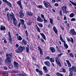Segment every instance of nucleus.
<instances>
[{
    "instance_id": "56",
    "label": "nucleus",
    "mask_w": 76,
    "mask_h": 76,
    "mask_svg": "<svg viewBox=\"0 0 76 76\" xmlns=\"http://www.w3.org/2000/svg\"><path fill=\"white\" fill-rule=\"evenodd\" d=\"M20 13H23V10H20V12H19V14Z\"/></svg>"
},
{
    "instance_id": "21",
    "label": "nucleus",
    "mask_w": 76,
    "mask_h": 76,
    "mask_svg": "<svg viewBox=\"0 0 76 76\" xmlns=\"http://www.w3.org/2000/svg\"><path fill=\"white\" fill-rule=\"evenodd\" d=\"M19 17L20 18H23V16H25V14L23 13L19 14Z\"/></svg>"
},
{
    "instance_id": "41",
    "label": "nucleus",
    "mask_w": 76,
    "mask_h": 76,
    "mask_svg": "<svg viewBox=\"0 0 76 76\" xmlns=\"http://www.w3.org/2000/svg\"><path fill=\"white\" fill-rule=\"evenodd\" d=\"M44 23H48V20H47L45 18L44 19Z\"/></svg>"
},
{
    "instance_id": "28",
    "label": "nucleus",
    "mask_w": 76,
    "mask_h": 76,
    "mask_svg": "<svg viewBox=\"0 0 76 76\" xmlns=\"http://www.w3.org/2000/svg\"><path fill=\"white\" fill-rule=\"evenodd\" d=\"M22 42H23V43L25 45H26L27 44V42L26 41V40L23 39Z\"/></svg>"
},
{
    "instance_id": "15",
    "label": "nucleus",
    "mask_w": 76,
    "mask_h": 76,
    "mask_svg": "<svg viewBox=\"0 0 76 76\" xmlns=\"http://www.w3.org/2000/svg\"><path fill=\"white\" fill-rule=\"evenodd\" d=\"M61 36V34L60 36V38L61 41H62L63 42H64V43H66V41H65V40L63 39V37H62Z\"/></svg>"
},
{
    "instance_id": "16",
    "label": "nucleus",
    "mask_w": 76,
    "mask_h": 76,
    "mask_svg": "<svg viewBox=\"0 0 76 76\" xmlns=\"http://www.w3.org/2000/svg\"><path fill=\"white\" fill-rule=\"evenodd\" d=\"M9 15L10 17H12V19L15 18V15H14V14H13L12 12H11L10 14Z\"/></svg>"
},
{
    "instance_id": "49",
    "label": "nucleus",
    "mask_w": 76,
    "mask_h": 76,
    "mask_svg": "<svg viewBox=\"0 0 76 76\" xmlns=\"http://www.w3.org/2000/svg\"><path fill=\"white\" fill-rule=\"evenodd\" d=\"M75 20H76V19L75 18H73L71 19V22H72V21H75Z\"/></svg>"
},
{
    "instance_id": "3",
    "label": "nucleus",
    "mask_w": 76,
    "mask_h": 76,
    "mask_svg": "<svg viewBox=\"0 0 76 76\" xmlns=\"http://www.w3.org/2000/svg\"><path fill=\"white\" fill-rule=\"evenodd\" d=\"M61 9L62 10V12L63 13L67 14V13H69V12L67 11V7L65 6H64L61 7Z\"/></svg>"
},
{
    "instance_id": "44",
    "label": "nucleus",
    "mask_w": 76,
    "mask_h": 76,
    "mask_svg": "<svg viewBox=\"0 0 76 76\" xmlns=\"http://www.w3.org/2000/svg\"><path fill=\"white\" fill-rule=\"evenodd\" d=\"M63 55V53H61L59 54H58V57L59 58V57H60L61 56Z\"/></svg>"
},
{
    "instance_id": "8",
    "label": "nucleus",
    "mask_w": 76,
    "mask_h": 76,
    "mask_svg": "<svg viewBox=\"0 0 76 76\" xmlns=\"http://www.w3.org/2000/svg\"><path fill=\"white\" fill-rule=\"evenodd\" d=\"M20 21L21 22V25L23 28H24V29H26V28L25 26V24L24 23V20L23 19H20Z\"/></svg>"
},
{
    "instance_id": "63",
    "label": "nucleus",
    "mask_w": 76,
    "mask_h": 76,
    "mask_svg": "<svg viewBox=\"0 0 76 76\" xmlns=\"http://www.w3.org/2000/svg\"><path fill=\"white\" fill-rule=\"evenodd\" d=\"M20 76H24V75L23 74H20Z\"/></svg>"
},
{
    "instance_id": "40",
    "label": "nucleus",
    "mask_w": 76,
    "mask_h": 76,
    "mask_svg": "<svg viewBox=\"0 0 76 76\" xmlns=\"http://www.w3.org/2000/svg\"><path fill=\"white\" fill-rule=\"evenodd\" d=\"M13 19V23H17V20H16V19L15 18L14 19Z\"/></svg>"
},
{
    "instance_id": "30",
    "label": "nucleus",
    "mask_w": 76,
    "mask_h": 76,
    "mask_svg": "<svg viewBox=\"0 0 76 76\" xmlns=\"http://www.w3.org/2000/svg\"><path fill=\"white\" fill-rule=\"evenodd\" d=\"M61 72H64V73L66 72V70L65 69L62 68L60 69Z\"/></svg>"
},
{
    "instance_id": "39",
    "label": "nucleus",
    "mask_w": 76,
    "mask_h": 76,
    "mask_svg": "<svg viewBox=\"0 0 76 76\" xmlns=\"http://www.w3.org/2000/svg\"><path fill=\"white\" fill-rule=\"evenodd\" d=\"M47 4L49 7H50V8H52V7L51 6V4L50 3H48V2H47Z\"/></svg>"
},
{
    "instance_id": "32",
    "label": "nucleus",
    "mask_w": 76,
    "mask_h": 76,
    "mask_svg": "<svg viewBox=\"0 0 76 76\" xmlns=\"http://www.w3.org/2000/svg\"><path fill=\"white\" fill-rule=\"evenodd\" d=\"M7 4L8 6H9V7H12V4H11L10 2L9 1L7 3Z\"/></svg>"
},
{
    "instance_id": "7",
    "label": "nucleus",
    "mask_w": 76,
    "mask_h": 76,
    "mask_svg": "<svg viewBox=\"0 0 76 76\" xmlns=\"http://www.w3.org/2000/svg\"><path fill=\"white\" fill-rule=\"evenodd\" d=\"M8 34L9 42L10 43L12 44V37H11V34H10V32H9Z\"/></svg>"
},
{
    "instance_id": "48",
    "label": "nucleus",
    "mask_w": 76,
    "mask_h": 76,
    "mask_svg": "<svg viewBox=\"0 0 76 76\" xmlns=\"http://www.w3.org/2000/svg\"><path fill=\"white\" fill-rule=\"evenodd\" d=\"M39 72L40 75H41V76H42V71H39Z\"/></svg>"
},
{
    "instance_id": "14",
    "label": "nucleus",
    "mask_w": 76,
    "mask_h": 76,
    "mask_svg": "<svg viewBox=\"0 0 76 76\" xmlns=\"http://www.w3.org/2000/svg\"><path fill=\"white\" fill-rule=\"evenodd\" d=\"M43 69H44V70L46 73H47V72H48V69H47V68L46 66H44L43 67Z\"/></svg>"
},
{
    "instance_id": "23",
    "label": "nucleus",
    "mask_w": 76,
    "mask_h": 76,
    "mask_svg": "<svg viewBox=\"0 0 76 76\" xmlns=\"http://www.w3.org/2000/svg\"><path fill=\"white\" fill-rule=\"evenodd\" d=\"M66 63H67V64H68V67H71V64L69 62V61L68 60H66Z\"/></svg>"
},
{
    "instance_id": "26",
    "label": "nucleus",
    "mask_w": 76,
    "mask_h": 76,
    "mask_svg": "<svg viewBox=\"0 0 76 76\" xmlns=\"http://www.w3.org/2000/svg\"><path fill=\"white\" fill-rule=\"evenodd\" d=\"M43 3L45 7L46 8H48V6H47V2H46V1H43Z\"/></svg>"
},
{
    "instance_id": "35",
    "label": "nucleus",
    "mask_w": 76,
    "mask_h": 76,
    "mask_svg": "<svg viewBox=\"0 0 76 76\" xmlns=\"http://www.w3.org/2000/svg\"><path fill=\"white\" fill-rule=\"evenodd\" d=\"M56 75L58 76H62L63 75V74L59 73L58 72L56 73Z\"/></svg>"
},
{
    "instance_id": "12",
    "label": "nucleus",
    "mask_w": 76,
    "mask_h": 76,
    "mask_svg": "<svg viewBox=\"0 0 76 76\" xmlns=\"http://www.w3.org/2000/svg\"><path fill=\"white\" fill-rule=\"evenodd\" d=\"M26 14L27 15H28V16H32L33 15V13L32 12H31L29 11H27L26 12Z\"/></svg>"
},
{
    "instance_id": "31",
    "label": "nucleus",
    "mask_w": 76,
    "mask_h": 76,
    "mask_svg": "<svg viewBox=\"0 0 76 76\" xmlns=\"http://www.w3.org/2000/svg\"><path fill=\"white\" fill-rule=\"evenodd\" d=\"M75 65L76 66V63L75 64ZM73 69H74L75 72H76V66H73L72 67Z\"/></svg>"
},
{
    "instance_id": "33",
    "label": "nucleus",
    "mask_w": 76,
    "mask_h": 76,
    "mask_svg": "<svg viewBox=\"0 0 76 76\" xmlns=\"http://www.w3.org/2000/svg\"><path fill=\"white\" fill-rule=\"evenodd\" d=\"M53 20L52 19L50 18V23L52 25H53L54 24H53Z\"/></svg>"
},
{
    "instance_id": "51",
    "label": "nucleus",
    "mask_w": 76,
    "mask_h": 76,
    "mask_svg": "<svg viewBox=\"0 0 76 76\" xmlns=\"http://www.w3.org/2000/svg\"><path fill=\"white\" fill-rule=\"evenodd\" d=\"M39 26L40 27H42V26H43L42 25V24L41 23H39Z\"/></svg>"
},
{
    "instance_id": "58",
    "label": "nucleus",
    "mask_w": 76,
    "mask_h": 76,
    "mask_svg": "<svg viewBox=\"0 0 76 76\" xmlns=\"http://www.w3.org/2000/svg\"><path fill=\"white\" fill-rule=\"evenodd\" d=\"M50 58L49 56H47L45 58V59H47L48 60L50 59Z\"/></svg>"
},
{
    "instance_id": "46",
    "label": "nucleus",
    "mask_w": 76,
    "mask_h": 76,
    "mask_svg": "<svg viewBox=\"0 0 76 76\" xmlns=\"http://www.w3.org/2000/svg\"><path fill=\"white\" fill-rule=\"evenodd\" d=\"M2 1H3V2L7 4L9 2V1H7V0H2Z\"/></svg>"
},
{
    "instance_id": "9",
    "label": "nucleus",
    "mask_w": 76,
    "mask_h": 76,
    "mask_svg": "<svg viewBox=\"0 0 76 76\" xmlns=\"http://www.w3.org/2000/svg\"><path fill=\"white\" fill-rule=\"evenodd\" d=\"M17 3L18 4H19L21 9H23V7H22V4H21V0H20L17 1Z\"/></svg>"
},
{
    "instance_id": "25",
    "label": "nucleus",
    "mask_w": 76,
    "mask_h": 76,
    "mask_svg": "<svg viewBox=\"0 0 76 76\" xmlns=\"http://www.w3.org/2000/svg\"><path fill=\"white\" fill-rule=\"evenodd\" d=\"M17 39H18V40H19V41H21L22 39V38L20 37V36H17Z\"/></svg>"
},
{
    "instance_id": "4",
    "label": "nucleus",
    "mask_w": 76,
    "mask_h": 76,
    "mask_svg": "<svg viewBox=\"0 0 76 76\" xmlns=\"http://www.w3.org/2000/svg\"><path fill=\"white\" fill-rule=\"evenodd\" d=\"M70 34L72 36L76 35V32L74 29H71L70 30Z\"/></svg>"
},
{
    "instance_id": "34",
    "label": "nucleus",
    "mask_w": 76,
    "mask_h": 76,
    "mask_svg": "<svg viewBox=\"0 0 76 76\" xmlns=\"http://www.w3.org/2000/svg\"><path fill=\"white\" fill-rule=\"evenodd\" d=\"M36 26L37 27L36 29L37 31H38V32H41V31H40V29L39 28V27H38V26H37V25H36Z\"/></svg>"
},
{
    "instance_id": "42",
    "label": "nucleus",
    "mask_w": 76,
    "mask_h": 76,
    "mask_svg": "<svg viewBox=\"0 0 76 76\" xmlns=\"http://www.w3.org/2000/svg\"><path fill=\"white\" fill-rule=\"evenodd\" d=\"M38 8H39V9H42V5H39L37 6Z\"/></svg>"
},
{
    "instance_id": "24",
    "label": "nucleus",
    "mask_w": 76,
    "mask_h": 76,
    "mask_svg": "<svg viewBox=\"0 0 76 76\" xmlns=\"http://www.w3.org/2000/svg\"><path fill=\"white\" fill-rule=\"evenodd\" d=\"M1 31H4L6 29V28L4 26H1L0 28Z\"/></svg>"
},
{
    "instance_id": "60",
    "label": "nucleus",
    "mask_w": 76,
    "mask_h": 76,
    "mask_svg": "<svg viewBox=\"0 0 76 76\" xmlns=\"http://www.w3.org/2000/svg\"><path fill=\"white\" fill-rule=\"evenodd\" d=\"M36 72H39V69H36Z\"/></svg>"
},
{
    "instance_id": "1",
    "label": "nucleus",
    "mask_w": 76,
    "mask_h": 76,
    "mask_svg": "<svg viewBox=\"0 0 76 76\" xmlns=\"http://www.w3.org/2000/svg\"><path fill=\"white\" fill-rule=\"evenodd\" d=\"M13 54L12 53H6V57H7L6 59H5V61L6 64H9L11 63V58L12 57Z\"/></svg>"
},
{
    "instance_id": "54",
    "label": "nucleus",
    "mask_w": 76,
    "mask_h": 76,
    "mask_svg": "<svg viewBox=\"0 0 76 76\" xmlns=\"http://www.w3.org/2000/svg\"><path fill=\"white\" fill-rule=\"evenodd\" d=\"M25 33L26 34V36H28V31H27V30L26 31Z\"/></svg>"
},
{
    "instance_id": "27",
    "label": "nucleus",
    "mask_w": 76,
    "mask_h": 76,
    "mask_svg": "<svg viewBox=\"0 0 76 76\" xmlns=\"http://www.w3.org/2000/svg\"><path fill=\"white\" fill-rule=\"evenodd\" d=\"M49 60L50 61L51 63H54V58H50Z\"/></svg>"
},
{
    "instance_id": "55",
    "label": "nucleus",
    "mask_w": 76,
    "mask_h": 76,
    "mask_svg": "<svg viewBox=\"0 0 76 76\" xmlns=\"http://www.w3.org/2000/svg\"><path fill=\"white\" fill-rule=\"evenodd\" d=\"M41 16L42 18V19H45V17H44V15H43V14H41Z\"/></svg>"
},
{
    "instance_id": "22",
    "label": "nucleus",
    "mask_w": 76,
    "mask_h": 76,
    "mask_svg": "<svg viewBox=\"0 0 76 76\" xmlns=\"http://www.w3.org/2000/svg\"><path fill=\"white\" fill-rule=\"evenodd\" d=\"M44 63L47 66H50V62L48 61L45 62Z\"/></svg>"
},
{
    "instance_id": "19",
    "label": "nucleus",
    "mask_w": 76,
    "mask_h": 76,
    "mask_svg": "<svg viewBox=\"0 0 76 76\" xmlns=\"http://www.w3.org/2000/svg\"><path fill=\"white\" fill-rule=\"evenodd\" d=\"M50 50H51L52 53H54L56 51V49L53 47L50 48Z\"/></svg>"
},
{
    "instance_id": "11",
    "label": "nucleus",
    "mask_w": 76,
    "mask_h": 76,
    "mask_svg": "<svg viewBox=\"0 0 76 76\" xmlns=\"http://www.w3.org/2000/svg\"><path fill=\"white\" fill-rule=\"evenodd\" d=\"M37 21H39V22H42L44 20L42 19L40 17L38 16L37 18Z\"/></svg>"
},
{
    "instance_id": "37",
    "label": "nucleus",
    "mask_w": 76,
    "mask_h": 76,
    "mask_svg": "<svg viewBox=\"0 0 76 76\" xmlns=\"http://www.w3.org/2000/svg\"><path fill=\"white\" fill-rule=\"evenodd\" d=\"M9 68L10 69H13V65H12V64H10V66H9Z\"/></svg>"
},
{
    "instance_id": "38",
    "label": "nucleus",
    "mask_w": 76,
    "mask_h": 76,
    "mask_svg": "<svg viewBox=\"0 0 76 76\" xmlns=\"http://www.w3.org/2000/svg\"><path fill=\"white\" fill-rule=\"evenodd\" d=\"M69 55L71 57H72V58H73V57H74V55L73 53H69Z\"/></svg>"
},
{
    "instance_id": "10",
    "label": "nucleus",
    "mask_w": 76,
    "mask_h": 76,
    "mask_svg": "<svg viewBox=\"0 0 76 76\" xmlns=\"http://www.w3.org/2000/svg\"><path fill=\"white\" fill-rule=\"evenodd\" d=\"M14 65L17 69H18V66H19V64L18 62L14 61Z\"/></svg>"
},
{
    "instance_id": "53",
    "label": "nucleus",
    "mask_w": 76,
    "mask_h": 76,
    "mask_svg": "<svg viewBox=\"0 0 76 76\" xmlns=\"http://www.w3.org/2000/svg\"><path fill=\"white\" fill-rule=\"evenodd\" d=\"M59 13L61 15H62V11L61 10H59Z\"/></svg>"
},
{
    "instance_id": "59",
    "label": "nucleus",
    "mask_w": 76,
    "mask_h": 76,
    "mask_svg": "<svg viewBox=\"0 0 76 76\" xmlns=\"http://www.w3.org/2000/svg\"><path fill=\"white\" fill-rule=\"evenodd\" d=\"M66 26L68 27V28H70V26H69V23H66Z\"/></svg>"
},
{
    "instance_id": "6",
    "label": "nucleus",
    "mask_w": 76,
    "mask_h": 76,
    "mask_svg": "<svg viewBox=\"0 0 76 76\" xmlns=\"http://www.w3.org/2000/svg\"><path fill=\"white\" fill-rule=\"evenodd\" d=\"M56 62L57 64H58L59 66H60V67H61V63H60V62L59 59L57 57H56Z\"/></svg>"
},
{
    "instance_id": "20",
    "label": "nucleus",
    "mask_w": 76,
    "mask_h": 76,
    "mask_svg": "<svg viewBox=\"0 0 76 76\" xmlns=\"http://www.w3.org/2000/svg\"><path fill=\"white\" fill-rule=\"evenodd\" d=\"M53 30L55 32V34H57V33H58V31H57V30L56 29V27L54 26L53 27Z\"/></svg>"
},
{
    "instance_id": "62",
    "label": "nucleus",
    "mask_w": 76,
    "mask_h": 76,
    "mask_svg": "<svg viewBox=\"0 0 76 76\" xmlns=\"http://www.w3.org/2000/svg\"><path fill=\"white\" fill-rule=\"evenodd\" d=\"M17 23H13L14 25H15V26H17Z\"/></svg>"
},
{
    "instance_id": "36",
    "label": "nucleus",
    "mask_w": 76,
    "mask_h": 76,
    "mask_svg": "<svg viewBox=\"0 0 76 76\" xmlns=\"http://www.w3.org/2000/svg\"><path fill=\"white\" fill-rule=\"evenodd\" d=\"M69 16L70 18H73L74 16V14L73 13H72L70 14Z\"/></svg>"
},
{
    "instance_id": "64",
    "label": "nucleus",
    "mask_w": 76,
    "mask_h": 76,
    "mask_svg": "<svg viewBox=\"0 0 76 76\" xmlns=\"http://www.w3.org/2000/svg\"><path fill=\"white\" fill-rule=\"evenodd\" d=\"M15 76H20V74H16L15 75Z\"/></svg>"
},
{
    "instance_id": "61",
    "label": "nucleus",
    "mask_w": 76,
    "mask_h": 76,
    "mask_svg": "<svg viewBox=\"0 0 76 76\" xmlns=\"http://www.w3.org/2000/svg\"><path fill=\"white\" fill-rule=\"evenodd\" d=\"M55 6H56V7L58 6V4L57 3H56L55 4Z\"/></svg>"
},
{
    "instance_id": "50",
    "label": "nucleus",
    "mask_w": 76,
    "mask_h": 76,
    "mask_svg": "<svg viewBox=\"0 0 76 76\" xmlns=\"http://www.w3.org/2000/svg\"><path fill=\"white\" fill-rule=\"evenodd\" d=\"M4 75H6V76H7L8 75V73L6 72H4Z\"/></svg>"
},
{
    "instance_id": "57",
    "label": "nucleus",
    "mask_w": 76,
    "mask_h": 76,
    "mask_svg": "<svg viewBox=\"0 0 76 76\" xmlns=\"http://www.w3.org/2000/svg\"><path fill=\"white\" fill-rule=\"evenodd\" d=\"M25 5H26V7H28V3L26 2H24Z\"/></svg>"
},
{
    "instance_id": "43",
    "label": "nucleus",
    "mask_w": 76,
    "mask_h": 76,
    "mask_svg": "<svg viewBox=\"0 0 76 76\" xmlns=\"http://www.w3.org/2000/svg\"><path fill=\"white\" fill-rule=\"evenodd\" d=\"M26 51H27V53H29V47H26Z\"/></svg>"
},
{
    "instance_id": "2",
    "label": "nucleus",
    "mask_w": 76,
    "mask_h": 76,
    "mask_svg": "<svg viewBox=\"0 0 76 76\" xmlns=\"http://www.w3.org/2000/svg\"><path fill=\"white\" fill-rule=\"evenodd\" d=\"M25 47L19 46L18 48V50H15V52L17 53H20V52H22L23 50H25Z\"/></svg>"
},
{
    "instance_id": "52",
    "label": "nucleus",
    "mask_w": 76,
    "mask_h": 76,
    "mask_svg": "<svg viewBox=\"0 0 76 76\" xmlns=\"http://www.w3.org/2000/svg\"><path fill=\"white\" fill-rule=\"evenodd\" d=\"M32 59L33 60H35V61H36L37 60V59L34 57H32Z\"/></svg>"
},
{
    "instance_id": "45",
    "label": "nucleus",
    "mask_w": 76,
    "mask_h": 76,
    "mask_svg": "<svg viewBox=\"0 0 76 76\" xmlns=\"http://www.w3.org/2000/svg\"><path fill=\"white\" fill-rule=\"evenodd\" d=\"M56 48L58 51L60 52V50H59V48L58 46H56Z\"/></svg>"
},
{
    "instance_id": "18",
    "label": "nucleus",
    "mask_w": 76,
    "mask_h": 76,
    "mask_svg": "<svg viewBox=\"0 0 76 76\" xmlns=\"http://www.w3.org/2000/svg\"><path fill=\"white\" fill-rule=\"evenodd\" d=\"M38 48H39V50L40 51V54L41 55H42V54H43V52H42V49L41 47H38Z\"/></svg>"
},
{
    "instance_id": "5",
    "label": "nucleus",
    "mask_w": 76,
    "mask_h": 76,
    "mask_svg": "<svg viewBox=\"0 0 76 76\" xmlns=\"http://www.w3.org/2000/svg\"><path fill=\"white\" fill-rule=\"evenodd\" d=\"M75 69H73V68H69V72H70V73H69V76H73V72L74 71V72H75Z\"/></svg>"
},
{
    "instance_id": "13",
    "label": "nucleus",
    "mask_w": 76,
    "mask_h": 76,
    "mask_svg": "<svg viewBox=\"0 0 76 76\" xmlns=\"http://www.w3.org/2000/svg\"><path fill=\"white\" fill-rule=\"evenodd\" d=\"M71 39L69 38L67 39V40L68 42H71V43H73L74 41H73V39L72 37H70Z\"/></svg>"
},
{
    "instance_id": "17",
    "label": "nucleus",
    "mask_w": 76,
    "mask_h": 76,
    "mask_svg": "<svg viewBox=\"0 0 76 76\" xmlns=\"http://www.w3.org/2000/svg\"><path fill=\"white\" fill-rule=\"evenodd\" d=\"M40 34L41 35L42 38H43V39H45V40H46V38L45 37V35H44V34L43 33H40Z\"/></svg>"
},
{
    "instance_id": "47",
    "label": "nucleus",
    "mask_w": 76,
    "mask_h": 76,
    "mask_svg": "<svg viewBox=\"0 0 76 76\" xmlns=\"http://www.w3.org/2000/svg\"><path fill=\"white\" fill-rule=\"evenodd\" d=\"M12 73H18V71L16 70H14L12 71Z\"/></svg>"
},
{
    "instance_id": "29",
    "label": "nucleus",
    "mask_w": 76,
    "mask_h": 76,
    "mask_svg": "<svg viewBox=\"0 0 76 76\" xmlns=\"http://www.w3.org/2000/svg\"><path fill=\"white\" fill-rule=\"evenodd\" d=\"M64 45L65 48L66 49H67V48H68V47H69V46H68V45H67V44H66V43H64Z\"/></svg>"
}]
</instances>
